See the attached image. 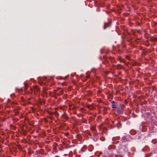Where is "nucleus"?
Returning <instances> with one entry per match:
<instances>
[{"label": "nucleus", "instance_id": "obj_1", "mask_svg": "<svg viewBox=\"0 0 157 157\" xmlns=\"http://www.w3.org/2000/svg\"><path fill=\"white\" fill-rule=\"evenodd\" d=\"M108 152L111 154H113L115 155L116 157H122V155L127 150V147L124 143H122L118 147L117 150L112 148L110 146L108 148Z\"/></svg>", "mask_w": 157, "mask_h": 157}, {"label": "nucleus", "instance_id": "obj_2", "mask_svg": "<svg viewBox=\"0 0 157 157\" xmlns=\"http://www.w3.org/2000/svg\"><path fill=\"white\" fill-rule=\"evenodd\" d=\"M117 112L119 114H121L123 113V111L120 107H118L117 110Z\"/></svg>", "mask_w": 157, "mask_h": 157}, {"label": "nucleus", "instance_id": "obj_3", "mask_svg": "<svg viewBox=\"0 0 157 157\" xmlns=\"http://www.w3.org/2000/svg\"><path fill=\"white\" fill-rule=\"evenodd\" d=\"M116 68L117 69H121L122 68V67L121 65L118 64L117 65Z\"/></svg>", "mask_w": 157, "mask_h": 157}, {"label": "nucleus", "instance_id": "obj_4", "mask_svg": "<svg viewBox=\"0 0 157 157\" xmlns=\"http://www.w3.org/2000/svg\"><path fill=\"white\" fill-rule=\"evenodd\" d=\"M109 25H107V24H105V25H104V29H105L106 28V27H107V26H109Z\"/></svg>", "mask_w": 157, "mask_h": 157}, {"label": "nucleus", "instance_id": "obj_5", "mask_svg": "<svg viewBox=\"0 0 157 157\" xmlns=\"http://www.w3.org/2000/svg\"><path fill=\"white\" fill-rule=\"evenodd\" d=\"M112 107L113 108H116L115 104H113L112 105Z\"/></svg>", "mask_w": 157, "mask_h": 157}, {"label": "nucleus", "instance_id": "obj_6", "mask_svg": "<svg viewBox=\"0 0 157 157\" xmlns=\"http://www.w3.org/2000/svg\"><path fill=\"white\" fill-rule=\"evenodd\" d=\"M111 103L113 104H116V102L114 101H113L111 102Z\"/></svg>", "mask_w": 157, "mask_h": 157}, {"label": "nucleus", "instance_id": "obj_7", "mask_svg": "<svg viewBox=\"0 0 157 157\" xmlns=\"http://www.w3.org/2000/svg\"><path fill=\"white\" fill-rule=\"evenodd\" d=\"M24 86H25V87H26V84H25Z\"/></svg>", "mask_w": 157, "mask_h": 157}]
</instances>
